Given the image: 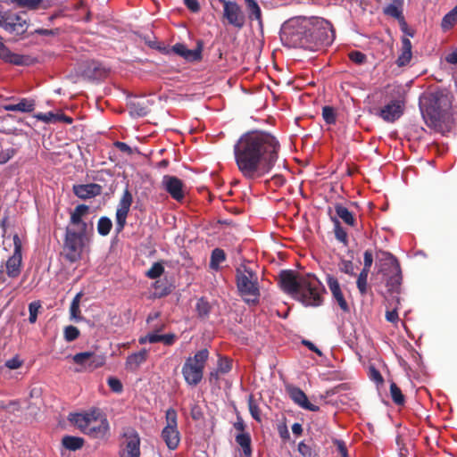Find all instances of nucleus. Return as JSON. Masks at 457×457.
I'll list each match as a JSON object with an SVG mask.
<instances>
[{
	"label": "nucleus",
	"mask_w": 457,
	"mask_h": 457,
	"mask_svg": "<svg viewBox=\"0 0 457 457\" xmlns=\"http://www.w3.org/2000/svg\"><path fill=\"white\" fill-rule=\"evenodd\" d=\"M279 151L278 139L264 130L247 131L234 145L237 167L248 180L270 174L278 160Z\"/></svg>",
	"instance_id": "nucleus-1"
},
{
	"label": "nucleus",
	"mask_w": 457,
	"mask_h": 457,
	"mask_svg": "<svg viewBox=\"0 0 457 457\" xmlns=\"http://www.w3.org/2000/svg\"><path fill=\"white\" fill-rule=\"evenodd\" d=\"M280 38L288 47L316 51L320 46L333 42L335 31L332 24L323 18L296 16L282 24Z\"/></svg>",
	"instance_id": "nucleus-2"
},
{
	"label": "nucleus",
	"mask_w": 457,
	"mask_h": 457,
	"mask_svg": "<svg viewBox=\"0 0 457 457\" xmlns=\"http://www.w3.org/2000/svg\"><path fill=\"white\" fill-rule=\"evenodd\" d=\"M279 278L282 289L304 306L318 307L322 304L325 288L314 275L297 276L293 270H283Z\"/></svg>",
	"instance_id": "nucleus-3"
},
{
	"label": "nucleus",
	"mask_w": 457,
	"mask_h": 457,
	"mask_svg": "<svg viewBox=\"0 0 457 457\" xmlns=\"http://www.w3.org/2000/svg\"><path fill=\"white\" fill-rule=\"evenodd\" d=\"M452 102L453 96L447 91L433 93L423 114L426 123L436 129H441L442 123L451 117Z\"/></svg>",
	"instance_id": "nucleus-4"
},
{
	"label": "nucleus",
	"mask_w": 457,
	"mask_h": 457,
	"mask_svg": "<svg viewBox=\"0 0 457 457\" xmlns=\"http://www.w3.org/2000/svg\"><path fill=\"white\" fill-rule=\"evenodd\" d=\"M237 287L243 300L248 304H256L260 297L258 276L245 264L236 270Z\"/></svg>",
	"instance_id": "nucleus-5"
},
{
	"label": "nucleus",
	"mask_w": 457,
	"mask_h": 457,
	"mask_svg": "<svg viewBox=\"0 0 457 457\" xmlns=\"http://www.w3.org/2000/svg\"><path fill=\"white\" fill-rule=\"evenodd\" d=\"M71 420L86 435L103 438L109 430V423L99 411L73 414Z\"/></svg>",
	"instance_id": "nucleus-6"
},
{
	"label": "nucleus",
	"mask_w": 457,
	"mask_h": 457,
	"mask_svg": "<svg viewBox=\"0 0 457 457\" xmlns=\"http://www.w3.org/2000/svg\"><path fill=\"white\" fill-rule=\"evenodd\" d=\"M86 234L75 232L74 228L67 227L62 246V255L71 263L77 262L82 257Z\"/></svg>",
	"instance_id": "nucleus-7"
},
{
	"label": "nucleus",
	"mask_w": 457,
	"mask_h": 457,
	"mask_svg": "<svg viewBox=\"0 0 457 457\" xmlns=\"http://www.w3.org/2000/svg\"><path fill=\"white\" fill-rule=\"evenodd\" d=\"M13 253L7 259L4 264L0 266V282L4 283L5 278L4 277V272L11 278H16L20 276L21 272V264H22V244L20 237L15 234L13 236Z\"/></svg>",
	"instance_id": "nucleus-8"
},
{
	"label": "nucleus",
	"mask_w": 457,
	"mask_h": 457,
	"mask_svg": "<svg viewBox=\"0 0 457 457\" xmlns=\"http://www.w3.org/2000/svg\"><path fill=\"white\" fill-rule=\"evenodd\" d=\"M166 425L162 431V438L170 450L178 448L180 443V433L178 429V415L173 408L166 411Z\"/></svg>",
	"instance_id": "nucleus-9"
},
{
	"label": "nucleus",
	"mask_w": 457,
	"mask_h": 457,
	"mask_svg": "<svg viewBox=\"0 0 457 457\" xmlns=\"http://www.w3.org/2000/svg\"><path fill=\"white\" fill-rule=\"evenodd\" d=\"M0 28L11 34H24L28 29L26 13L3 12L0 11Z\"/></svg>",
	"instance_id": "nucleus-10"
},
{
	"label": "nucleus",
	"mask_w": 457,
	"mask_h": 457,
	"mask_svg": "<svg viewBox=\"0 0 457 457\" xmlns=\"http://www.w3.org/2000/svg\"><path fill=\"white\" fill-rule=\"evenodd\" d=\"M40 390L37 388H32L30 390V398L34 399V401L30 403H28L27 401H11L8 404H4L3 402H0V409H5L8 412L12 414L22 413L26 409L29 411V415H36L37 410L38 409V405L40 404Z\"/></svg>",
	"instance_id": "nucleus-11"
},
{
	"label": "nucleus",
	"mask_w": 457,
	"mask_h": 457,
	"mask_svg": "<svg viewBox=\"0 0 457 457\" xmlns=\"http://www.w3.org/2000/svg\"><path fill=\"white\" fill-rule=\"evenodd\" d=\"M73 361L85 369L101 368L106 361L105 354L96 349L94 351H87L75 354L72 357Z\"/></svg>",
	"instance_id": "nucleus-12"
},
{
	"label": "nucleus",
	"mask_w": 457,
	"mask_h": 457,
	"mask_svg": "<svg viewBox=\"0 0 457 457\" xmlns=\"http://www.w3.org/2000/svg\"><path fill=\"white\" fill-rule=\"evenodd\" d=\"M404 104L399 99H393L382 107L374 108L373 114L386 122L393 123L403 113Z\"/></svg>",
	"instance_id": "nucleus-13"
},
{
	"label": "nucleus",
	"mask_w": 457,
	"mask_h": 457,
	"mask_svg": "<svg viewBox=\"0 0 457 457\" xmlns=\"http://www.w3.org/2000/svg\"><path fill=\"white\" fill-rule=\"evenodd\" d=\"M218 1L223 4V17L228 23L235 28L242 29L245 23V16L240 5L236 2L228 0Z\"/></svg>",
	"instance_id": "nucleus-14"
},
{
	"label": "nucleus",
	"mask_w": 457,
	"mask_h": 457,
	"mask_svg": "<svg viewBox=\"0 0 457 457\" xmlns=\"http://www.w3.org/2000/svg\"><path fill=\"white\" fill-rule=\"evenodd\" d=\"M162 188L177 202H182L186 195L184 182L176 176L164 175L162 179Z\"/></svg>",
	"instance_id": "nucleus-15"
},
{
	"label": "nucleus",
	"mask_w": 457,
	"mask_h": 457,
	"mask_svg": "<svg viewBox=\"0 0 457 457\" xmlns=\"http://www.w3.org/2000/svg\"><path fill=\"white\" fill-rule=\"evenodd\" d=\"M132 202H133L132 195L129 191V189H126L122 194V196L119 202V204H118V207L116 210L115 230H116L117 234L120 233L126 225L127 217L129 212V209L132 204Z\"/></svg>",
	"instance_id": "nucleus-16"
},
{
	"label": "nucleus",
	"mask_w": 457,
	"mask_h": 457,
	"mask_svg": "<svg viewBox=\"0 0 457 457\" xmlns=\"http://www.w3.org/2000/svg\"><path fill=\"white\" fill-rule=\"evenodd\" d=\"M124 448L120 452V457H140V438L135 430H128L124 433Z\"/></svg>",
	"instance_id": "nucleus-17"
},
{
	"label": "nucleus",
	"mask_w": 457,
	"mask_h": 457,
	"mask_svg": "<svg viewBox=\"0 0 457 457\" xmlns=\"http://www.w3.org/2000/svg\"><path fill=\"white\" fill-rule=\"evenodd\" d=\"M376 265L378 268V272L383 275H389L393 270L398 271L400 268L397 259L392 253L381 250L377 253Z\"/></svg>",
	"instance_id": "nucleus-18"
},
{
	"label": "nucleus",
	"mask_w": 457,
	"mask_h": 457,
	"mask_svg": "<svg viewBox=\"0 0 457 457\" xmlns=\"http://www.w3.org/2000/svg\"><path fill=\"white\" fill-rule=\"evenodd\" d=\"M88 206L85 204L78 205L71 214L70 228H74L75 232L87 234V224L82 220V217L88 212Z\"/></svg>",
	"instance_id": "nucleus-19"
},
{
	"label": "nucleus",
	"mask_w": 457,
	"mask_h": 457,
	"mask_svg": "<svg viewBox=\"0 0 457 457\" xmlns=\"http://www.w3.org/2000/svg\"><path fill=\"white\" fill-rule=\"evenodd\" d=\"M327 285L332 294L333 299L337 303L338 306L344 312H349L350 308L347 302L345 299L343 292L341 290L339 282L337 278L328 275Z\"/></svg>",
	"instance_id": "nucleus-20"
},
{
	"label": "nucleus",
	"mask_w": 457,
	"mask_h": 457,
	"mask_svg": "<svg viewBox=\"0 0 457 457\" xmlns=\"http://www.w3.org/2000/svg\"><path fill=\"white\" fill-rule=\"evenodd\" d=\"M286 390L288 393L291 399L300 407L311 411H319V406L311 403L308 401V398L306 395L303 393V391H302L298 387H295L291 385H287Z\"/></svg>",
	"instance_id": "nucleus-21"
},
{
	"label": "nucleus",
	"mask_w": 457,
	"mask_h": 457,
	"mask_svg": "<svg viewBox=\"0 0 457 457\" xmlns=\"http://www.w3.org/2000/svg\"><path fill=\"white\" fill-rule=\"evenodd\" d=\"M209 353L206 349L198 351L193 357H189L183 367V371H203Z\"/></svg>",
	"instance_id": "nucleus-22"
},
{
	"label": "nucleus",
	"mask_w": 457,
	"mask_h": 457,
	"mask_svg": "<svg viewBox=\"0 0 457 457\" xmlns=\"http://www.w3.org/2000/svg\"><path fill=\"white\" fill-rule=\"evenodd\" d=\"M73 193L80 199H89L101 194V186L96 183L74 185Z\"/></svg>",
	"instance_id": "nucleus-23"
},
{
	"label": "nucleus",
	"mask_w": 457,
	"mask_h": 457,
	"mask_svg": "<svg viewBox=\"0 0 457 457\" xmlns=\"http://www.w3.org/2000/svg\"><path fill=\"white\" fill-rule=\"evenodd\" d=\"M172 51L189 62L198 61L201 59V48L188 49L184 44H175L172 46Z\"/></svg>",
	"instance_id": "nucleus-24"
},
{
	"label": "nucleus",
	"mask_w": 457,
	"mask_h": 457,
	"mask_svg": "<svg viewBox=\"0 0 457 457\" xmlns=\"http://www.w3.org/2000/svg\"><path fill=\"white\" fill-rule=\"evenodd\" d=\"M35 106L36 104L33 99L21 98L19 103L15 104H5L3 108L9 112H31L34 111Z\"/></svg>",
	"instance_id": "nucleus-25"
},
{
	"label": "nucleus",
	"mask_w": 457,
	"mask_h": 457,
	"mask_svg": "<svg viewBox=\"0 0 457 457\" xmlns=\"http://www.w3.org/2000/svg\"><path fill=\"white\" fill-rule=\"evenodd\" d=\"M411 42L407 37L402 39L401 54L397 58L396 63L399 67L407 65L411 59Z\"/></svg>",
	"instance_id": "nucleus-26"
},
{
	"label": "nucleus",
	"mask_w": 457,
	"mask_h": 457,
	"mask_svg": "<svg viewBox=\"0 0 457 457\" xmlns=\"http://www.w3.org/2000/svg\"><path fill=\"white\" fill-rule=\"evenodd\" d=\"M129 112L132 116L144 117L149 112L148 101L135 99L129 103Z\"/></svg>",
	"instance_id": "nucleus-27"
},
{
	"label": "nucleus",
	"mask_w": 457,
	"mask_h": 457,
	"mask_svg": "<svg viewBox=\"0 0 457 457\" xmlns=\"http://www.w3.org/2000/svg\"><path fill=\"white\" fill-rule=\"evenodd\" d=\"M237 444L242 448L244 457H252L251 436L249 433H239L236 436Z\"/></svg>",
	"instance_id": "nucleus-28"
},
{
	"label": "nucleus",
	"mask_w": 457,
	"mask_h": 457,
	"mask_svg": "<svg viewBox=\"0 0 457 457\" xmlns=\"http://www.w3.org/2000/svg\"><path fill=\"white\" fill-rule=\"evenodd\" d=\"M335 211L337 215L347 225L349 226H354L355 225V219L353 215V213L345 206L341 204H337L335 206Z\"/></svg>",
	"instance_id": "nucleus-29"
},
{
	"label": "nucleus",
	"mask_w": 457,
	"mask_h": 457,
	"mask_svg": "<svg viewBox=\"0 0 457 457\" xmlns=\"http://www.w3.org/2000/svg\"><path fill=\"white\" fill-rule=\"evenodd\" d=\"M383 276L386 277V287L389 291H397L402 281L401 268L398 269V271L393 270L389 275Z\"/></svg>",
	"instance_id": "nucleus-30"
},
{
	"label": "nucleus",
	"mask_w": 457,
	"mask_h": 457,
	"mask_svg": "<svg viewBox=\"0 0 457 457\" xmlns=\"http://www.w3.org/2000/svg\"><path fill=\"white\" fill-rule=\"evenodd\" d=\"M62 445L71 451H76L83 446L84 440L81 437L66 436L62 440Z\"/></svg>",
	"instance_id": "nucleus-31"
},
{
	"label": "nucleus",
	"mask_w": 457,
	"mask_h": 457,
	"mask_svg": "<svg viewBox=\"0 0 457 457\" xmlns=\"http://www.w3.org/2000/svg\"><path fill=\"white\" fill-rule=\"evenodd\" d=\"M226 259V254L224 251L220 248H215L212 252L210 267L214 270H218L220 264L223 262Z\"/></svg>",
	"instance_id": "nucleus-32"
},
{
	"label": "nucleus",
	"mask_w": 457,
	"mask_h": 457,
	"mask_svg": "<svg viewBox=\"0 0 457 457\" xmlns=\"http://www.w3.org/2000/svg\"><path fill=\"white\" fill-rule=\"evenodd\" d=\"M457 22V5L447 12L442 19L441 26L444 30L453 27Z\"/></svg>",
	"instance_id": "nucleus-33"
},
{
	"label": "nucleus",
	"mask_w": 457,
	"mask_h": 457,
	"mask_svg": "<svg viewBox=\"0 0 457 457\" xmlns=\"http://www.w3.org/2000/svg\"><path fill=\"white\" fill-rule=\"evenodd\" d=\"M390 395L396 405H403L405 403L404 395L400 387L393 381L390 383Z\"/></svg>",
	"instance_id": "nucleus-34"
},
{
	"label": "nucleus",
	"mask_w": 457,
	"mask_h": 457,
	"mask_svg": "<svg viewBox=\"0 0 457 457\" xmlns=\"http://www.w3.org/2000/svg\"><path fill=\"white\" fill-rule=\"evenodd\" d=\"M369 270H361L360 274L358 275L356 285L357 288L361 295H365L367 294L368 289V276Z\"/></svg>",
	"instance_id": "nucleus-35"
},
{
	"label": "nucleus",
	"mask_w": 457,
	"mask_h": 457,
	"mask_svg": "<svg viewBox=\"0 0 457 457\" xmlns=\"http://www.w3.org/2000/svg\"><path fill=\"white\" fill-rule=\"evenodd\" d=\"M245 3L249 10V17L259 21L261 23L262 11L257 2L255 0H245Z\"/></svg>",
	"instance_id": "nucleus-36"
},
{
	"label": "nucleus",
	"mask_w": 457,
	"mask_h": 457,
	"mask_svg": "<svg viewBox=\"0 0 457 457\" xmlns=\"http://www.w3.org/2000/svg\"><path fill=\"white\" fill-rule=\"evenodd\" d=\"M112 227V222L108 217H101L97 222V232L101 236H107Z\"/></svg>",
	"instance_id": "nucleus-37"
},
{
	"label": "nucleus",
	"mask_w": 457,
	"mask_h": 457,
	"mask_svg": "<svg viewBox=\"0 0 457 457\" xmlns=\"http://www.w3.org/2000/svg\"><path fill=\"white\" fill-rule=\"evenodd\" d=\"M334 232L336 238L345 245H348V236L337 220H334Z\"/></svg>",
	"instance_id": "nucleus-38"
},
{
	"label": "nucleus",
	"mask_w": 457,
	"mask_h": 457,
	"mask_svg": "<svg viewBox=\"0 0 457 457\" xmlns=\"http://www.w3.org/2000/svg\"><path fill=\"white\" fill-rule=\"evenodd\" d=\"M164 272V267L161 262H154L145 272V276L151 279L160 278Z\"/></svg>",
	"instance_id": "nucleus-39"
},
{
	"label": "nucleus",
	"mask_w": 457,
	"mask_h": 457,
	"mask_svg": "<svg viewBox=\"0 0 457 457\" xmlns=\"http://www.w3.org/2000/svg\"><path fill=\"white\" fill-rule=\"evenodd\" d=\"M322 117L327 124L332 125L337 121V114L335 109L331 106H324L322 108Z\"/></svg>",
	"instance_id": "nucleus-40"
},
{
	"label": "nucleus",
	"mask_w": 457,
	"mask_h": 457,
	"mask_svg": "<svg viewBox=\"0 0 457 457\" xmlns=\"http://www.w3.org/2000/svg\"><path fill=\"white\" fill-rule=\"evenodd\" d=\"M384 13L386 15L391 16L398 21H403V10L399 9L396 6H393L390 4L384 7Z\"/></svg>",
	"instance_id": "nucleus-41"
},
{
	"label": "nucleus",
	"mask_w": 457,
	"mask_h": 457,
	"mask_svg": "<svg viewBox=\"0 0 457 457\" xmlns=\"http://www.w3.org/2000/svg\"><path fill=\"white\" fill-rule=\"evenodd\" d=\"M64 339L67 342H72L79 337V330L74 326H67L63 331Z\"/></svg>",
	"instance_id": "nucleus-42"
},
{
	"label": "nucleus",
	"mask_w": 457,
	"mask_h": 457,
	"mask_svg": "<svg viewBox=\"0 0 457 457\" xmlns=\"http://www.w3.org/2000/svg\"><path fill=\"white\" fill-rule=\"evenodd\" d=\"M196 312L200 317H207L210 313V304L204 298L196 303Z\"/></svg>",
	"instance_id": "nucleus-43"
},
{
	"label": "nucleus",
	"mask_w": 457,
	"mask_h": 457,
	"mask_svg": "<svg viewBox=\"0 0 457 457\" xmlns=\"http://www.w3.org/2000/svg\"><path fill=\"white\" fill-rule=\"evenodd\" d=\"M339 270L341 272L348 274L350 276L354 275V266L352 261L349 260H341L338 264Z\"/></svg>",
	"instance_id": "nucleus-44"
},
{
	"label": "nucleus",
	"mask_w": 457,
	"mask_h": 457,
	"mask_svg": "<svg viewBox=\"0 0 457 457\" xmlns=\"http://www.w3.org/2000/svg\"><path fill=\"white\" fill-rule=\"evenodd\" d=\"M186 382L191 386H196L203 379V373H182Z\"/></svg>",
	"instance_id": "nucleus-45"
},
{
	"label": "nucleus",
	"mask_w": 457,
	"mask_h": 457,
	"mask_svg": "<svg viewBox=\"0 0 457 457\" xmlns=\"http://www.w3.org/2000/svg\"><path fill=\"white\" fill-rule=\"evenodd\" d=\"M41 305L39 302H32L29 304V321L30 323H35L37 319V313L40 309Z\"/></svg>",
	"instance_id": "nucleus-46"
},
{
	"label": "nucleus",
	"mask_w": 457,
	"mask_h": 457,
	"mask_svg": "<svg viewBox=\"0 0 457 457\" xmlns=\"http://www.w3.org/2000/svg\"><path fill=\"white\" fill-rule=\"evenodd\" d=\"M248 406H249V411H250L252 417L255 420L260 422L262 420L261 419V411H260L258 405L256 404V403L253 401V396H249Z\"/></svg>",
	"instance_id": "nucleus-47"
},
{
	"label": "nucleus",
	"mask_w": 457,
	"mask_h": 457,
	"mask_svg": "<svg viewBox=\"0 0 457 457\" xmlns=\"http://www.w3.org/2000/svg\"><path fill=\"white\" fill-rule=\"evenodd\" d=\"M107 384L110 386L111 390L114 393H121L123 390L122 383L120 379L115 377H109L107 379Z\"/></svg>",
	"instance_id": "nucleus-48"
},
{
	"label": "nucleus",
	"mask_w": 457,
	"mask_h": 457,
	"mask_svg": "<svg viewBox=\"0 0 457 457\" xmlns=\"http://www.w3.org/2000/svg\"><path fill=\"white\" fill-rule=\"evenodd\" d=\"M233 369V361L231 359L227 357H220L219 360V365L216 371H229Z\"/></svg>",
	"instance_id": "nucleus-49"
},
{
	"label": "nucleus",
	"mask_w": 457,
	"mask_h": 457,
	"mask_svg": "<svg viewBox=\"0 0 457 457\" xmlns=\"http://www.w3.org/2000/svg\"><path fill=\"white\" fill-rule=\"evenodd\" d=\"M349 59L356 64H362L366 61V55L360 51H353L349 54Z\"/></svg>",
	"instance_id": "nucleus-50"
},
{
	"label": "nucleus",
	"mask_w": 457,
	"mask_h": 457,
	"mask_svg": "<svg viewBox=\"0 0 457 457\" xmlns=\"http://www.w3.org/2000/svg\"><path fill=\"white\" fill-rule=\"evenodd\" d=\"M162 336L159 335L157 331H154L152 333H148L145 338L140 340L141 343L149 342L151 344L162 342Z\"/></svg>",
	"instance_id": "nucleus-51"
},
{
	"label": "nucleus",
	"mask_w": 457,
	"mask_h": 457,
	"mask_svg": "<svg viewBox=\"0 0 457 457\" xmlns=\"http://www.w3.org/2000/svg\"><path fill=\"white\" fill-rule=\"evenodd\" d=\"M373 263V254L371 251L366 250L363 253V269L369 270Z\"/></svg>",
	"instance_id": "nucleus-52"
},
{
	"label": "nucleus",
	"mask_w": 457,
	"mask_h": 457,
	"mask_svg": "<svg viewBox=\"0 0 457 457\" xmlns=\"http://www.w3.org/2000/svg\"><path fill=\"white\" fill-rule=\"evenodd\" d=\"M15 150L13 148H8L0 153V164L6 163L10 159L13 157Z\"/></svg>",
	"instance_id": "nucleus-53"
},
{
	"label": "nucleus",
	"mask_w": 457,
	"mask_h": 457,
	"mask_svg": "<svg viewBox=\"0 0 457 457\" xmlns=\"http://www.w3.org/2000/svg\"><path fill=\"white\" fill-rule=\"evenodd\" d=\"M70 316H71V320H73L75 321H80L83 320V317L80 314L79 305L71 304Z\"/></svg>",
	"instance_id": "nucleus-54"
},
{
	"label": "nucleus",
	"mask_w": 457,
	"mask_h": 457,
	"mask_svg": "<svg viewBox=\"0 0 457 457\" xmlns=\"http://www.w3.org/2000/svg\"><path fill=\"white\" fill-rule=\"evenodd\" d=\"M333 443L337 446V449L338 453H340L341 457H349L347 449H346V445L344 441L339 440V439H335L333 441Z\"/></svg>",
	"instance_id": "nucleus-55"
},
{
	"label": "nucleus",
	"mask_w": 457,
	"mask_h": 457,
	"mask_svg": "<svg viewBox=\"0 0 457 457\" xmlns=\"http://www.w3.org/2000/svg\"><path fill=\"white\" fill-rule=\"evenodd\" d=\"M22 361L18 356H15L5 362V367L10 370H17L21 368Z\"/></svg>",
	"instance_id": "nucleus-56"
},
{
	"label": "nucleus",
	"mask_w": 457,
	"mask_h": 457,
	"mask_svg": "<svg viewBox=\"0 0 457 457\" xmlns=\"http://www.w3.org/2000/svg\"><path fill=\"white\" fill-rule=\"evenodd\" d=\"M184 4L192 12H198L200 11V4L198 0H183Z\"/></svg>",
	"instance_id": "nucleus-57"
},
{
	"label": "nucleus",
	"mask_w": 457,
	"mask_h": 457,
	"mask_svg": "<svg viewBox=\"0 0 457 457\" xmlns=\"http://www.w3.org/2000/svg\"><path fill=\"white\" fill-rule=\"evenodd\" d=\"M35 117L38 120H42L44 122H51L54 118H55V115L49 112H40V113H37L35 115Z\"/></svg>",
	"instance_id": "nucleus-58"
},
{
	"label": "nucleus",
	"mask_w": 457,
	"mask_h": 457,
	"mask_svg": "<svg viewBox=\"0 0 457 457\" xmlns=\"http://www.w3.org/2000/svg\"><path fill=\"white\" fill-rule=\"evenodd\" d=\"M18 4L27 6L29 8H35L41 0H14Z\"/></svg>",
	"instance_id": "nucleus-59"
},
{
	"label": "nucleus",
	"mask_w": 457,
	"mask_h": 457,
	"mask_svg": "<svg viewBox=\"0 0 457 457\" xmlns=\"http://www.w3.org/2000/svg\"><path fill=\"white\" fill-rule=\"evenodd\" d=\"M386 319L387 321H389L391 323H395V322L398 321L399 317H398L397 311L395 309L393 311H387L386 313Z\"/></svg>",
	"instance_id": "nucleus-60"
},
{
	"label": "nucleus",
	"mask_w": 457,
	"mask_h": 457,
	"mask_svg": "<svg viewBox=\"0 0 457 457\" xmlns=\"http://www.w3.org/2000/svg\"><path fill=\"white\" fill-rule=\"evenodd\" d=\"M114 145L116 148H118L120 151L123 153H127L129 154L132 153L130 146L124 142L116 141L114 143Z\"/></svg>",
	"instance_id": "nucleus-61"
},
{
	"label": "nucleus",
	"mask_w": 457,
	"mask_h": 457,
	"mask_svg": "<svg viewBox=\"0 0 457 457\" xmlns=\"http://www.w3.org/2000/svg\"><path fill=\"white\" fill-rule=\"evenodd\" d=\"M176 336L174 334H165L162 336V343L165 345H171L174 344Z\"/></svg>",
	"instance_id": "nucleus-62"
},
{
	"label": "nucleus",
	"mask_w": 457,
	"mask_h": 457,
	"mask_svg": "<svg viewBox=\"0 0 457 457\" xmlns=\"http://www.w3.org/2000/svg\"><path fill=\"white\" fill-rule=\"evenodd\" d=\"M145 359V353H135V354H132L129 357V364H132V363H137V362H141L142 361H144Z\"/></svg>",
	"instance_id": "nucleus-63"
},
{
	"label": "nucleus",
	"mask_w": 457,
	"mask_h": 457,
	"mask_svg": "<svg viewBox=\"0 0 457 457\" xmlns=\"http://www.w3.org/2000/svg\"><path fill=\"white\" fill-rule=\"evenodd\" d=\"M445 61L451 64H457V47L446 55Z\"/></svg>",
	"instance_id": "nucleus-64"
}]
</instances>
